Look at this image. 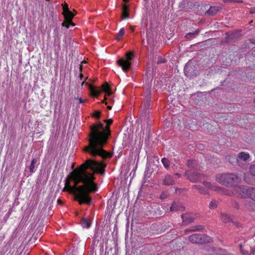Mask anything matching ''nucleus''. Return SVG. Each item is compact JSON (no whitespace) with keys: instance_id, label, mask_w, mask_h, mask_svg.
<instances>
[{"instance_id":"5","label":"nucleus","mask_w":255,"mask_h":255,"mask_svg":"<svg viewBox=\"0 0 255 255\" xmlns=\"http://www.w3.org/2000/svg\"><path fill=\"white\" fill-rule=\"evenodd\" d=\"M189 241L192 244H203L211 243L213 238L205 234H193L188 238Z\"/></svg>"},{"instance_id":"18","label":"nucleus","mask_w":255,"mask_h":255,"mask_svg":"<svg viewBox=\"0 0 255 255\" xmlns=\"http://www.w3.org/2000/svg\"><path fill=\"white\" fill-rule=\"evenodd\" d=\"M241 252L243 255H248L249 249L251 248L248 244H246V242H244V244L240 243L239 245Z\"/></svg>"},{"instance_id":"24","label":"nucleus","mask_w":255,"mask_h":255,"mask_svg":"<svg viewBox=\"0 0 255 255\" xmlns=\"http://www.w3.org/2000/svg\"><path fill=\"white\" fill-rule=\"evenodd\" d=\"M247 197L251 199L252 200L255 201V188L253 187H249Z\"/></svg>"},{"instance_id":"37","label":"nucleus","mask_w":255,"mask_h":255,"mask_svg":"<svg viewBox=\"0 0 255 255\" xmlns=\"http://www.w3.org/2000/svg\"><path fill=\"white\" fill-rule=\"evenodd\" d=\"M168 196V194L167 192L164 191L161 194V195L160 196V198L161 199H165L167 198Z\"/></svg>"},{"instance_id":"28","label":"nucleus","mask_w":255,"mask_h":255,"mask_svg":"<svg viewBox=\"0 0 255 255\" xmlns=\"http://www.w3.org/2000/svg\"><path fill=\"white\" fill-rule=\"evenodd\" d=\"M122 17L123 19H128L129 18L128 7L126 5H124L123 7Z\"/></svg>"},{"instance_id":"42","label":"nucleus","mask_w":255,"mask_h":255,"mask_svg":"<svg viewBox=\"0 0 255 255\" xmlns=\"http://www.w3.org/2000/svg\"><path fill=\"white\" fill-rule=\"evenodd\" d=\"M75 99H78V100H79V103H80V104L84 103L85 102V101H87V100H83L81 98H75Z\"/></svg>"},{"instance_id":"52","label":"nucleus","mask_w":255,"mask_h":255,"mask_svg":"<svg viewBox=\"0 0 255 255\" xmlns=\"http://www.w3.org/2000/svg\"><path fill=\"white\" fill-rule=\"evenodd\" d=\"M84 83H85V81H83V82H82V85H83V84H84Z\"/></svg>"},{"instance_id":"41","label":"nucleus","mask_w":255,"mask_h":255,"mask_svg":"<svg viewBox=\"0 0 255 255\" xmlns=\"http://www.w3.org/2000/svg\"><path fill=\"white\" fill-rule=\"evenodd\" d=\"M223 1L226 2L229 1H234V2H241L243 1V0H223Z\"/></svg>"},{"instance_id":"35","label":"nucleus","mask_w":255,"mask_h":255,"mask_svg":"<svg viewBox=\"0 0 255 255\" xmlns=\"http://www.w3.org/2000/svg\"><path fill=\"white\" fill-rule=\"evenodd\" d=\"M161 161H162L164 166L166 168H167L169 167L170 162L168 159H167L166 158H163L161 159Z\"/></svg>"},{"instance_id":"33","label":"nucleus","mask_w":255,"mask_h":255,"mask_svg":"<svg viewBox=\"0 0 255 255\" xmlns=\"http://www.w3.org/2000/svg\"><path fill=\"white\" fill-rule=\"evenodd\" d=\"M218 205V202L216 200H212L209 205V207L211 209H215Z\"/></svg>"},{"instance_id":"20","label":"nucleus","mask_w":255,"mask_h":255,"mask_svg":"<svg viewBox=\"0 0 255 255\" xmlns=\"http://www.w3.org/2000/svg\"><path fill=\"white\" fill-rule=\"evenodd\" d=\"M204 229V227L201 225H195L191 227L188 229L185 230V232H196V231H202Z\"/></svg>"},{"instance_id":"39","label":"nucleus","mask_w":255,"mask_h":255,"mask_svg":"<svg viewBox=\"0 0 255 255\" xmlns=\"http://www.w3.org/2000/svg\"><path fill=\"white\" fill-rule=\"evenodd\" d=\"M63 12H66L67 11H68V10H69V8H68V5L67 4V3H64V4L63 5Z\"/></svg>"},{"instance_id":"25","label":"nucleus","mask_w":255,"mask_h":255,"mask_svg":"<svg viewBox=\"0 0 255 255\" xmlns=\"http://www.w3.org/2000/svg\"><path fill=\"white\" fill-rule=\"evenodd\" d=\"M146 100H145L142 106H141V109H143V112L144 113V114H145L146 113V111L149 106V94H147V96H146Z\"/></svg>"},{"instance_id":"8","label":"nucleus","mask_w":255,"mask_h":255,"mask_svg":"<svg viewBox=\"0 0 255 255\" xmlns=\"http://www.w3.org/2000/svg\"><path fill=\"white\" fill-rule=\"evenodd\" d=\"M249 187L246 186L236 187L234 189L235 195L241 198H247Z\"/></svg>"},{"instance_id":"54","label":"nucleus","mask_w":255,"mask_h":255,"mask_svg":"<svg viewBox=\"0 0 255 255\" xmlns=\"http://www.w3.org/2000/svg\"><path fill=\"white\" fill-rule=\"evenodd\" d=\"M106 99V98L105 97V100H105ZM104 101H103V103H104Z\"/></svg>"},{"instance_id":"50","label":"nucleus","mask_w":255,"mask_h":255,"mask_svg":"<svg viewBox=\"0 0 255 255\" xmlns=\"http://www.w3.org/2000/svg\"><path fill=\"white\" fill-rule=\"evenodd\" d=\"M116 70L117 72H118V73L120 71V69L119 70L116 69Z\"/></svg>"},{"instance_id":"40","label":"nucleus","mask_w":255,"mask_h":255,"mask_svg":"<svg viewBox=\"0 0 255 255\" xmlns=\"http://www.w3.org/2000/svg\"><path fill=\"white\" fill-rule=\"evenodd\" d=\"M80 65V67H79V70H80V71L81 72L80 74V75H79V77L80 78L81 80L82 79V78L83 77V74L81 73L82 71V65Z\"/></svg>"},{"instance_id":"11","label":"nucleus","mask_w":255,"mask_h":255,"mask_svg":"<svg viewBox=\"0 0 255 255\" xmlns=\"http://www.w3.org/2000/svg\"><path fill=\"white\" fill-rule=\"evenodd\" d=\"M250 175L255 177V165H251L249 173H245L244 175L245 181L248 183L252 184L253 181L249 178Z\"/></svg>"},{"instance_id":"43","label":"nucleus","mask_w":255,"mask_h":255,"mask_svg":"<svg viewBox=\"0 0 255 255\" xmlns=\"http://www.w3.org/2000/svg\"><path fill=\"white\" fill-rule=\"evenodd\" d=\"M255 252V250L253 248H251V252L249 254V255H254Z\"/></svg>"},{"instance_id":"38","label":"nucleus","mask_w":255,"mask_h":255,"mask_svg":"<svg viewBox=\"0 0 255 255\" xmlns=\"http://www.w3.org/2000/svg\"><path fill=\"white\" fill-rule=\"evenodd\" d=\"M231 204L232 206V207L233 206L235 208H236L237 209H239L240 206H239V204L236 201L232 200L231 202Z\"/></svg>"},{"instance_id":"31","label":"nucleus","mask_w":255,"mask_h":255,"mask_svg":"<svg viewBox=\"0 0 255 255\" xmlns=\"http://www.w3.org/2000/svg\"><path fill=\"white\" fill-rule=\"evenodd\" d=\"M117 66L124 72H127L131 69V65H117Z\"/></svg>"},{"instance_id":"51","label":"nucleus","mask_w":255,"mask_h":255,"mask_svg":"<svg viewBox=\"0 0 255 255\" xmlns=\"http://www.w3.org/2000/svg\"><path fill=\"white\" fill-rule=\"evenodd\" d=\"M234 224L235 225H236V226H238V223H234Z\"/></svg>"},{"instance_id":"34","label":"nucleus","mask_w":255,"mask_h":255,"mask_svg":"<svg viewBox=\"0 0 255 255\" xmlns=\"http://www.w3.org/2000/svg\"><path fill=\"white\" fill-rule=\"evenodd\" d=\"M125 34V28H122L120 29L119 33L117 34L116 39L120 40Z\"/></svg>"},{"instance_id":"36","label":"nucleus","mask_w":255,"mask_h":255,"mask_svg":"<svg viewBox=\"0 0 255 255\" xmlns=\"http://www.w3.org/2000/svg\"><path fill=\"white\" fill-rule=\"evenodd\" d=\"M92 116L99 119L101 116V112L99 111H95L92 115Z\"/></svg>"},{"instance_id":"2","label":"nucleus","mask_w":255,"mask_h":255,"mask_svg":"<svg viewBox=\"0 0 255 255\" xmlns=\"http://www.w3.org/2000/svg\"><path fill=\"white\" fill-rule=\"evenodd\" d=\"M113 122L112 119L105 120L104 122L107 124L105 127L100 122L91 126L89 144L85 148V151L93 156L99 155L103 158H111L113 156L112 153L103 149L111 135L110 126Z\"/></svg>"},{"instance_id":"16","label":"nucleus","mask_w":255,"mask_h":255,"mask_svg":"<svg viewBox=\"0 0 255 255\" xmlns=\"http://www.w3.org/2000/svg\"><path fill=\"white\" fill-rule=\"evenodd\" d=\"M155 74V71L153 65H148L147 69L146 72V76L148 78L151 80L153 79L154 76Z\"/></svg>"},{"instance_id":"15","label":"nucleus","mask_w":255,"mask_h":255,"mask_svg":"<svg viewBox=\"0 0 255 255\" xmlns=\"http://www.w3.org/2000/svg\"><path fill=\"white\" fill-rule=\"evenodd\" d=\"M175 183L174 178L171 175L167 174L165 176L163 179V185H172Z\"/></svg>"},{"instance_id":"32","label":"nucleus","mask_w":255,"mask_h":255,"mask_svg":"<svg viewBox=\"0 0 255 255\" xmlns=\"http://www.w3.org/2000/svg\"><path fill=\"white\" fill-rule=\"evenodd\" d=\"M82 225L83 228H89L90 226V223L88 219L83 218L82 220Z\"/></svg>"},{"instance_id":"26","label":"nucleus","mask_w":255,"mask_h":255,"mask_svg":"<svg viewBox=\"0 0 255 255\" xmlns=\"http://www.w3.org/2000/svg\"><path fill=\"white\" fill-rule=\"evenodd\" d=\"M187 165L189 167L193 169H197L199 167L198 163L195 160H188Z\"/></svg>"},{"instance_id":"19","label":"nucleus","mask_w":255,"mask_h":255,"mask_svg":"<svg viewBox=\"0 0 255 255\" xmlns=\"http://www.w3.org/2000/svg\"><path fill=\"white\" fill-rule=\"evenodd\" d=\"M90 94L91 96L94 97H98L101 92V91L99 90L95 87L90 85L89 86Z\"/></svg>"},{"instance_id":"55","label":"nucleus","mask_w":255,"mask_h":255,"mask_svg":"<svg viewBox=\"0 0 255 255\" xmlns=\"http://www.w3.org/2000/svg\"><path fill=\"white\" fill-rule=\"evenodd\" d=\"M124 1H127V0H123Z\"/></svg>"},{"instance_id":"13","label":"nucleus","mask_w":255,"mask_h":255,"mask_svg":"<svg viewBox=\"0 0 255 255\" xmlns=\"http://www.w3.org/2000/svg\"><path fill=\"white\" fill-rule=\"evenodd\" d=\"M133 54L129 51L127 52L126 54V58L128 62H126L124 59H120L117 61V64H130L129 61H131L133 58Z\"/></svg>"},{"instance_id":"47","label":"nucleus","mask_w":255,"mask_h":255,"mask_svg":"<svg viewBox=\"0 0 255 255\" xmlns=\"http://www.w3.org/2000/svg\"><path fill=\"white\" fill-rule=\"evenodd\" d=\"M252 209H253L254 210H255V203H253V204L252 205Z\"/></svg>"},{"instance_id":"1","label":"nucleus","mask_w":255,"mask_h":255,"mask_svg":"<svg viewBox=\"0 0 255 255\" xmlns=\"http://www.w3.org/2000/svg\"><path fill=\"white\" fill-rule=\"evenodd\" d=\"M106 164L92 159H88L79 167L73 169L68 175L63 191H68L75 196V198L80 204L90 205L92 198L90 193L98 191L97 184L94 182V173L89 172L87 169L103 174Z\"/></svg>"},{"instance_id":"22","label":"nucleus","mask_w":255,"mask_h":255,"mask_svg":"<svg viewBox=\"0 0 255 255\" xmlns=\"http://www.w3.org/2000/svg\"><path fill=\"white\" fill-rule=\"evenodd\" d=\"M238 159L242 161H246L250 157V154L246 152H241L237 156Z\"/></svg>"},{"instance_id":"44","label":"nucleus","mask_w":255,"mask_h":255,"mask_svg":"<svg viewBox=\"0 0 255 255\" xmlns=\"http://www.w3.org/2000/svg\"><path fill=\"white\" fill-rule=\"evenodd\" d=\"M88 62V61H87L85 60H83L80 62V64H87Z\"/></svg>"},{"instance_id":"14","label":"nucleus","mask_w":255,"mask_h":255,"mask_svg":"<svg viewBox=\"0 0 255 255\" xmlns=\"http://www.w3.org/2000/svg\"><path fill=\"white\" fill-rule=\"evenodd\" d=\"M184 209V207L179 202H175L174 201L170 208V211H183Z\"/></svg>"},{"instance_id":"23","label":"nucleus","mask_w":255,"mask_h":255,"mask_svg":"<svg viewBox=\"0 0 255 255\" xmlns=\"http://www.w3.org/2000/svg\"><path fill=\"white\" fill-rule=\"evenodd\" d=\"M226 159L232 164H237L238 162V157L235 154L228 155L226 156Z\"/></svg>"},{"instance_id":"17","label":"nucleus","mask_w":255,"mask_h":255,"mask_svg":"<svg viewBox=\"0 0 255 255\" xmlns=\"http://www.w3.org/2000/svg\"><path fill=\"white\" fill-rule=\"evenodd\" d=\"M221 9V7L219 6H210L206 13L209 15L213 16L219 12Z\"/></svg>"},{"instance_id":"56","label":"nucleus","mask_w":255,"mask_h":255,"mask_svg":"<svg viewBox=\"0 0 255 255\" xmlns=\"http://www.w3.org/2000/svg\"><path fill=\"white\" fill-rule=\"evenodd\" d=\"M46 0V1H49V0Z\"/></svg>"},{"instance_id":"9","label":"nucleus","mask_w":255,"mask_h":255,"mask_svg":"<svg viewBox=\"0 0 255 255\" xmlns=\"http://www.w3.org/2000/svg\"><path fill=\"white\" fill-rule=\"evenodd\" d=\"M62 14H63L64 18H65V21L62 22V26H65L67 28L69 27L70 25H71L72 26H74V24L72 22V19H73V17L75 15V14L72 13L71 11L68 10L66 12H63Z\"/></svg>"},{"instance_id":"48","label":"nucleus","mask_w":255,"mask_h":255,"mask_svg":"<svg viewBox=\"0 0 255 255\" xmlns=\"http://www.w3.org/2000/svg\"><path fill=\"white\" fill-rule=\"evenodd\" d=\"M107 108L109 109V110H111L112 108V107L111 106H107Z\"/></svg>"},{"instance_id":"3","label":"nucleus","mask_w":255,"mask_h":255,"mask_svg":"<svg viewBox=\"0 0 255 255\" xmlns=\"http://www.w3.org/2000/svg\"><path fill=\"white\" fill-rule=\"evenodd\" d=\"M185 175L187 179L191 182H202L204 186V187H203L201 185H193L192 187V189H196L200 193L202 194H208V190L211 189L207 187V186L205 185V183L210 182H206L204 181V179L206 177L205 175L201 174L197 171L190 170L186 172Z\"/></svg>"},{"instance_id":"49","label":"nucleus","mask_w":255,"mask_h":255,"mask_svg":"<svg viewBox=\"0 0 255 255\" xmlns=\"http://www.w3.org/2000/svg\"><path fill=\"white\" fill-rule=\"evenodd\" d=\"M251 12H252V13H255V10H254L252 11Z\"/></svg>"},{"instance_id":"46","label":"nucleus","mask_w":255,"mask_h":255,"mask_svg":"<svg viewBox=\"0 0 255 255\" xmlns=\"http://www.w3.org/2000/svg\"><path fill=\"white\" fill-rule=\"evenodd\" d=\"M57 203L60 205H62L63 204V202L60 199H58Z\"/></svg>"},{"instance_id":"57","label":"nucleus","mask_w":255,"mask_h":255,"mask_svg":"<svg viewBox=\"0 0 255 255\" xmlns=\"http://www.w3.org/2000/svg\"><path fill=\"white\" fill-rule=\"evenodd\" d=\"M254 102L255 103V100L254 101Z\"/></svg>"},{"instance_id":"7","label":"nucleus","mask_w":255,"mask_h":255,"mask_svg":"<svg viewBox=\"0 0 255 255\" xmlns=\"http://www.w3.org/2000/svg\"><path fill=\"white\" fill-rule=\"evenodd\" d=\"M184 72L185 75L190 78L195 77L199 74V71L196 69L195 65H185Z\"/></svg>"},{"instance_id":"53","label":"nucleus","mask_w":255,"mask_h":255,"mask_svg":"<svg viewBox=\"0 0 255 255\" xmlns=\"http://www.w3.org/2000/svg\"><path fill=\"white\" fill-rule=\"evenodd\" d=\"M176 175H178V176H179V174H178V173H176Z\"/></svg>"},{"instance_id":"27","label":"nucleus","mask_w":255,"mask_h":255,"mask_svg":"<svg viewBox=\"0 0 255 255\" xmlns=\"http://www.w3.org/2000/svg\"><path fill=\"white\" fill-rule=\"evenodd\" d=\"M39 158H33L31 162V164L29 166V171L31 173H34L35 172V164L38 163L39 164Z\"/></svg>"},{"instance_id":"29","label":"nucleus","mask_w":255,"mask_h":255,"mask_svg":"<svg viewBox=\"0 0 255 255\" xmlns=\"http://www.w3.org/2000/svg\"><path fill=\"white\" fill-rule=\"evenodd\" d=\"M200 32V30L199 29H197L196 31L193 32H189L186 34L185 35V37L188 39L190 40L192 39L193 38L195 37L197 35H198L199 33Z\"/></svg>"},{"instance_id":"10","label":"nucleus","mask_w":255,"mask_h":255,"mask_svg":"<svg viewBox=\"0 0 255 255\" xmlns=\"http://www.w3.org/2000/svg\"><path fill=\"white\" fill-rule=\"evenodd\" d=\"M148 60L147 64L150 63L154 64H162L167 62V60L164 58L158 55H150L148 56Z\"/></svg>"},{"instance_id":"45","label":"nucleus","mask_w":255,"mask_h":255,"mask_svg":"<svg viewBox=\"0 0 255 255\" xmlns=\"http://www.w3.org/2000/svg\"><path fill=\"white\" fill-rule=\"evenodd\" d=\"M205 127L206 128L207 127V129H209V127H211V125L210 124H208V123H207L206 124Z\"/></svg>"},{"instance_id":"6","label":"nucleus","mask_w":255,"mask_h":255,"mask_svg":"<svg viewBox=\"0 0 255 255\" xmlns=\"http://www.w3.org/2000/svg\"><path fill=\"white\" fill-rule=\"evenodd\" d=\"M205 185L207 187L210 189L211 190L215 191H219L221 194L228 196H232L235 195L234 190L226 189L217 186L214 183H206Z\"/></svg>"},{"instance_id":"4","label":"nucleus","mask_w":255,"mask_h":255,"mask_svg":"<svg viewBox=\"0 0 255 255\" xmlns=\"http://www.w3.org/2000/svg\"><path fill=\"white\" fill-rule=\"evenodd\" d=\"M216 180L223 185L234 186L237 183L238 177L232 173H225L217 175Z\"/></svg>"},{"instance_id":"30","label":"nucleus","mask_w":255,"mask_h":255,"mask_svg":"<svg viewBox=\"0 0 255 255\" xmlns=\"http://www.w3.org/2000/svg\"><path fill=\"white\" fill-rule=\"evenodd\" d=\"M221 220L225 223H228L232 221V219L230 216L225 214H222L221 215Z\"/></svg>"},{"instance_id":"21","label":"nucleus","mask_w":255,"mask_h":255,"mask_svg":"<svg viewBox=\"0 0 255 255\" xmlns=\"http://www.w3.org/2000/svg\"><path fill=\"white\" fill-rule=\"evenodd\" d=\"M102 91L106 93V96H110L112 94L111 89L107 82L102 85Z\"/></svg>"},{"instance_id":"12","label":"nucleus","mask_w":255,"mask_h":255,"mask_svg":"<svg viewBox=\"0 0 255 255\" xmlns=\"http://www.w3.org/2000/svg\"><path fill=\"white\" fill-rule=\"evenodd\" d=\"M183 223L185 225H187L194 222L195 218L193 214L191 213H185L181 215Z\"/></svg>"}]
</instances>
